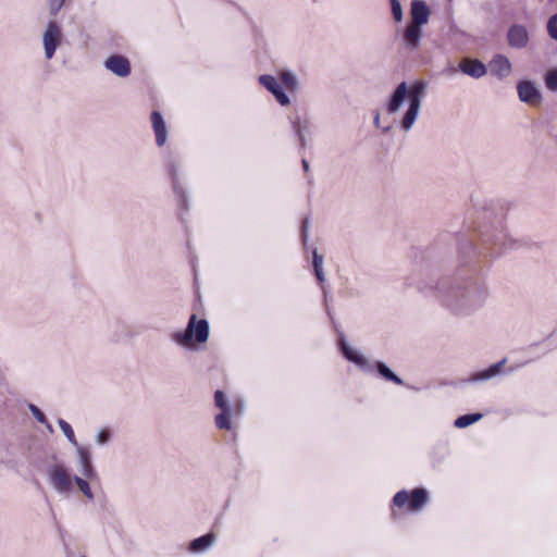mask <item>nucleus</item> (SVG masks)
Here are the masks:
<instances>
[{"label": "nucleus", "instance_id": "nucleus-1", "mask_svg": "<svg viewBox=\"0 0 557 557\" xmlns=\"http://www.w3.org/2000/svg\"><path fill=\"white\" fill-rule=\"evenodd\" d=\"M503 231L479 232V242L462 238L459 243L461 268L451 277L438 281L435 296L441 305L459 317H469L482 309L488 298V288L481 274L482 267L502 255Z\"/></svg>", "mask_w": 557, "mask_h": 557}, {"label": "nucleus", "instance_id": "nucleus-2", "mask_svg": "<svg viewBox=\"0 0 557 557\" xmlns=\"http://www.w3.org/2000/svg\"><path fill=\"white\" fill-rule=\"evenodd\" d=\"M428 84L424 81H414L410 86L401 82L392 92L386 110L389 114L399 112L406 99H408V109L403 115L399 125L404 132L412 129L421 111L423 99L426 95Z\"/></svg>", "mask_w": 557, "mask_h": 557}, {"label": "nucleus", "instance_id": "nucleus-3", "mask_svg": "<svg viewBox=\"0 0 557 557\" xmlns=\"http://www.w3.org/2000/svg\"><path fill=\"white\" fill-rule=\"evenodd\" d=\"M210 334L209 322L206 319H197L194 313L189 317L186 329L171 334V339L178 346L193 348L195 344H203Z\"/></svg>", "mask_w": 557, "mask_h": 557}, {"label": "nucleus", "instance_id": "nucleus-4", "mask_svg": "<svg viewBox=\"0 0 557 557\" xmlns=\"http://www.w3.org/2000/svg\"><path fill=\"white\" fill-rule=\"evenodd\" d=\"M429 500V494L424 488H416L409 495L406 490L397 492L393 498V503L397 507H404L408 504L410 510H419Z\"/></svg>", "mask_w": 557, "mask_h": 557}, {"label": "nucleus", "instance_id": "nucleus-5", "mask_svg": "<svg viewBox=\"0 0 557 557\" xmlns=\"http://www.w3.org/2000/svg\"><path fill=\"white\" fill-rule=\"evenodd\" d=\"M48 478L52 487L59 494H69L73 486V478L63 465H52L48 469Z\"/></svg>", "mask_w": 557, "mask_h": 557}, {"label": "nucleus", "instance_id": "nucleus-6", "mask_svg": "<svg viewBox=\"0 0 557 557\" xmlns=\"http://www.w3.org/2000/svg\"><path fill=\"white\" fill-rule=\"evenodd\" d=\"M62 30L55 21H49L42 35L45 58L51 60L61 45Z\"/></svg>", "mask_w": 557, "mask_h": 557}, {"label": "nucleus", "instance_id": "nucleus-7", "mask_svg": "<svg viewBox=\"0 0 557 557\" xmlns=\"http://www.w3.org/2000/svg\"><path fill=\"white\" fill-rule=\"evenodd\" d=\"M258 81L269 92L272 94V96L282 107L290 104L289 97L284 91L281 83L275 76L263 74L259 76Z\"/></svg>", "mask_w": 557, "mask_h": 557}, {"label": "nucleus", "instance_id": "nucleus-8", "mask_svg": "<svg viewBox=\"0 0 557 557\" xmlns=\"http://www.w3.org/2000/svg\"><path fill=\"white\" fill-rule=\"evenodd\" d=\"M506 39L510 48L522 50L530 42V34L524 25L515 23L509 26Z\"/></svg>", "mask_w": 557, "mask_h": 557}, {"label": "nucleus", "instance_id": "nucleus-9", "mask_svg": "<svg viewBox=\"0 0 557 557\" xmlns=\"http://www.w3.org/2000/svg\"><path fill=\"white\" fill-rule=\"evenodd\" d=\"M338 348L344 358L349 362L355 363L360 370L366 372H370L372 370L368 359L355 348L349 346L344 335L339 336Z\"/></svg>", "mask_w": 557, "mask_h": 557}, {"label": "nucleus", "instance_id": "nucleus-10", "mask_svg": "<svg viewBox=\"0 0 557 557\" xmlns=\"http://www.w3.org/2000/svg\"><path fill=\"white\" fill-rule=\"evenodd\" d=\"M104 66L119 77H126L131 74V63L126 57L121 54L108 57Z\"/></svg>", "mask_w": 557, "mask_h": 557}, {"label": "nucleus", "instance_id": "nucleus-11", "mask_svg": "<svg viewBox=\"0 0 557 557\" xmlns=\"http://www.w3.org/2000/svg\"><path fill=\"white\" fill-rule=\"evenodd\" d=\"M518 97L524 103H535L541 101L542 94L535 83L531 81H521L518 86Z\"/></svg>", "mask_w": 557, "mask_h": 557}, {"label": "nucleus", "instance_id": "nucleus-12", "mask_svg": "<svg viewBox=\"0 0 557 557\" xmlns=\"http://www.w3.org/2000/svg\"><path fill=\"white\" fill-rule=\"evenodd\" d=\"M459 70L463 74L476 79L483 77L487 73L486 65L479 59L472 58H463L459 63Z\"/></svg>", "mask_w": 557, "mask_h": 557}, {"label": "nucleus", "instance_id": "nucleus-13", "mask_svg": "<svg viewBox=\"0 0 557 557\" xmlns=\"http://www.w3.org/2000/svg\"><path fill=\"white\" fill-rule=\"evenodd\" d=\"M411 25L422 27L429 22L430 9L423 0H412L410 4Z\"/></svg>", "mask_w": 557, "mask_h": 557}, {"label": "nucleus", "instance_id": "nucleus-14", "mask_svg": "<svg viewBox=\"0 0 557 557\" xmlns=\"http://www.w3.org/2000/svg\"><path fill=\"white\" fill-rule=\"evenodd\" d=\"M488 66L491 74L496 76L498 79L507 78L512 70L511 62L504 54L494 55Z\"/></svg>", "mask_w": 557, "mask_h": 557}, {"label": "nucleus", "instance_id": "nucleus-15", "mask_svg": "<svg viewBox=\"0 0 557 557\" xmlns=\"http://www.w3.org/2000/svg\"><path fill=\"white\" fill-rule=\"evenodd\" d=\"M423 36L422 27L408 24L404 30L403 45L409 51L419 49Z\"/></svg>", "mask_w": 557, "mask_h": 557}, {"label": "nucleus", "instance_id": "nucleus-16", "mask_svg": "<svg viewBox=\"0 0 557 557\" xmlns=\"http://www.w3.org/2000/svg\"><path fill=\"white\" fill-rule=\"evenodd\" d=\"M76 453L81 467V472L86 479H94L97 476V472L91 462V453L87 447L76 446Z\"/></svg>", "mask_w": 557, "mask_h": 557}, {"label": "nucleus", "instance_id": "nucleus-17", "mask_svg": "<svg viewBox=\"0 0 557 557\" xmlns=\"http://www.w3.org/2000/svg\"><path fill=\"white\" fill-rule=\"evenodd\" d=\"M507 359L504 358L500 361L490 366L488 368L478 371L469 377V382H483L488 381L502 373L503 367L505 366Z\"/></svg>", "mask_w": 557, "mask_h": 557}, {"label": "nucleus", "instance_id": "nucleus-18", "mask_svg": "<svg viewBox=\"0 0 557 557\" xmlns=\"http://www.w3.org/2000/svg\"><path fill=\"white\" fill-rule=\"evenodd\" d=\"M151 123L156 135V144L162 147L168 139V129L163 116L159 111H152Z\"/></svg>", "mask_w": 557, "mask_h": 557}, {"label": "nucleus", "instance_id": "nucleus-19", "mask_svg": "<svg viewBox=\"0 0 557 557\" xmlns=\"http://www.w3.org/2000/svg\"><path fill=\"white\" fill-rule=\"evenodd\" d=\"M215 541L213 533L201 535L189 543V550L191 553L200 554L208 550Z\"/></svg>", "mask_w": 557, "mask_h": 557}, {"label": "nucleus", "instance_id": "nucleus-20", "mask_svg": "<svg viewBox=\"0 0 557 557\" xmlns=\"http://www.w3.org/2000/svg\"><path fill=\"white\" fill-rule=\"evenodd\" d=\"M133 337L131 326L123 321H115L113 325V333L111 341L113 343H121Z\"/></svg>", "mask_w": 557, "mask_h": 557}, {"label": "nucleus", "instance_id": "nucleus-21", "mask_svg": "<svg viewBox=\"0 0 557 557\" xmlns=\"http://www.w3.org/2000/svg\"><path fill=\"white\" fill-rule=\"evenodd\" d=\"M278 79L281 84L292 94L299 90V81L295 73L289 70H283L280 72Z\"/></svg>", "mask_w": 557, "mask_h": 557}, {"label": "nucleus", "instance_id": "nucleus-22", "mask_svg": "<svg viewBox=\"0 0 557 557\" xmlns=\"http://www.w3.org/2000/svg\"><path fill=\"white\" fill-rule=\"evenodd\" d=\"M169 173H170V175L172 177L173 189H174V193L176 194V196L178 198L180 206L181 207H185V202H186L185 191H184L183 187L181 186V184L178 182V178H177L178 170H177L176 164H174V163L170 164Z\"/></svg>", "mask_w": 557, "mask_h": 557}, {"label": "nucleus", "instance_id": "nucleus-23", "mask_svg": "<svg viewBox=\"0 0 557 557\" xmlns=\"http://www.w3.org/2000/svg\"><path fill=\"white\" fill-rule=\"evenodd\" d=\"M373 368L386 381L394 382V383H396L398 385H403L404 384V381L397 374H395L384 362L376 361L373 364Z\"/></svg>", "mask_w": 557, "mask_h": 557}, {"label": "nucleus", "instance_id": "nucleus-24", "mask_svg": "<svg viewBox=\"0 0 557 557\" xmlns=\"http://www.w3.org/2000/svg\"><path fill=\"white\" fill-rule=\"evenodd\" d=\"M292 128L296 136L298 137L299 144L301 148H306L307 146V137L306 133L309 128L308 123L305 122L304 124L300 122V119L297 117L295 120H292Z\"/></svg>", "mask_w": 557, "mask_h": 557}, {"label": "nucleus", "instance_id": "nucleus-25", "mask_svg": "<svg viewBox=\"0 0 557 557\" xmlns=\"http://www.w3.org/2000/svg\"><path fill=\"white\" fill-rule=\"evenodd\" d=\"M483 414L479 412L462 414L455 420L454 425L458 429H465L481 420Z\"/></svg>", "mask_w": 557, "mask_h": 557}, {"label": "nucleus", "instance_id": "nucleus-26", "mask_svg": "<svg viewBox=\"0 0 557 557\" xmlns=\"http://www.w3.org/2000/svg\"><path fill=\"white\" fill-rule=\"evenodd\" d=\"M232 410H222L219 414L215 416V425L220 430H231L232 423L230 420Z\"/></svg>", "mask_w": 557, "mask_h": 557}, {"label": "nucleus", "instance_id": "nucleus-27", "mask_svg": "<svg viewBox=\"0 0 557 557\" xmlns=\"http://www.w3.org/2000/svg\"><path fill=\"white\" fill-rule=\"evenodd\" d=\"M58 424L61 429V431L63 432L64 436L67 438V441L73 445V446H78V442L76 441V437H75V434H74V431L72 429V426L70 425V423H67L65 420L63 419H59L58 420Z\"/></svg>", "mask_w": 557, "mask_h": 557}, {"label": "nucleus", "instance_id": "nucleus-28", "mask_svg": "<svg viewBox=\"0 0 557 557\" xmlns=\"http://www.w3.org/2000/svg\"><path fill=\"white\" fill-rule=\"evenodd\" d=\"M75 484L77 485L78 490L88 498V499H94V494L91 492V488L89 486V483L87 482V480L81 478V476H77L75 475L73 478Z\"/></svg>", "mask_w": 557, "mask_h": 557}, {"label": "nucleus", "instance_id": "nucleus-29", "mask_svg": "<svg viewBox=\"0 0 557 557\" xmlns=\"http://www.w3.org/2000/svg\"><path fill=\"white\" fill-rule=\"evenodd\" d=\"M545 84L550 91H557V69L550 70L546 73Z\"/></svg>", "mask_w": 557, "mask_h": 557}, {"label": "nucleus", "instance_id": "nucleus-30", "mask_svg": "<svg viewBox=\"0 0 557 557\" xmlns=\"http://www.w3.org/2000/svg\"><path fill=\"white\" fill-rule=\"evenodd\" d=\"M214 404L218 408L222 410H231V407L227 404V399L225 394L222 391H216L214 393Z\"/></svg>", "mask_w": 557, "mask_h": 557}, {"label": "nucleus", "instance_id": "nucleus-31", "mask_svg": "<svg viewBox=\"0 0 557 557\" xmlns=\"http://www.w3.org/2000/svg\"><path fill=\"white\" fill-rule=\"evenodd\" d=\"M393 17L396 22L403 21V7L399 0H389Z\"/></svg>", "mask_w": 557, "mask_h": 557}, {"label": "nucleus", "instance_id": "nucleus-32", "mask_svg": "<svg viewBox=\"0 0 557 557\" xmlns=\"http://www.w3.org/2000/svg\"><path fill=\"white\" fill-rule=\"evenodd\" d=\"M546 28L550 38L557 41V13L548 18Z\"/></svg>", "mask_w": 557, "mask_h": 557}, {"label": "nucleus", "instance_id": "nucleus-33", "mask_svg": "<svg viewBox=\"0 0 557 557\" xmlns=\"http://www.w3.org/2000/svg\"><path fill=\"white\" fill-rule=\"evenodd\" d=\"M28 409L39 423H47L45 413L34 404H28Z\"/></svg>", "mask_w": 557, "mask_h": 557}, {"label": "nucleus", "instance_id": "nucleus-34", "mask_svg": "<svg viewBox=\"0 0 557 557\" xmlns=\"http://www.w3.org/2000/svg\"><path fill=\"white\" fill-rule=\"evenodd\" d=\"M66 0H49V13L51 16H55L62 9Z\"/></svg>", "mask_w": 557, "mask_h": 557}, {"label": "nucleus", "instance_id": "nucleus-35", "mask_svg": "<svg viewBox=\"0 0 557 557\" xmlns=\"http://www.w3.org/2000/svg\"><path fill=\"white\" fill-rule=\"evenodd\" d=\"M111 440V433L108 429H102L96 436V443L99 445H106Z\"/></svg>", "mask_w": 557, "mask_h": 557}, {"label": "nucleus", "instance_id": "nucleus-36", "mask_svg": "<svg viewBox=\"0 0 557 557\" xmlns=\"http://www.w3.org/2000/svg\"><path fill=\"white\" fill-rule=\"evenodd\" d=\"M323 261H324L323 256L320 255L317 249H313V251H312V265H313V269L319 268V267H323Z\"/></svg>", "mask_w": 557, "mask_h": 557}, {"label": "nucleus", "instance_id": "nucleus-37", "mask_svg": "<svg viewBox=\"0 0 557 557\" xmlns=\"http://www.w3.org/2000/svg\"><path fill=\"white\" fill-rule=\"evenodd\" d=\"M309 238V220L305 219L301 224V239L304 245L307 244Z\"/></svg>", "mask_w": 557, "mask_h": 557}, {"label": "nucleus", "instance_id": "nucleus-38", "mask_svg": "<svg viewBox=\"0 0 557 557\" xmlns=\"http://www.w3.org/2000/svg\"><path fill=\"white\" fill-rule=\"evenodd\" d=\"M314 270V274L317 276V278L319 280V282H324L325 281V274L323 272V267H319V268H315L313 269Z\"/></svg>", "mask_w": 557, "mask_h": 557}, {"label": "nucleus", "instance_id": "nucleus-39", "mask_svg": "<svg viewBox=\"0 0 557 557\" xmlns=\"http://www.w3.org/2000/svg\"><path fill=\"white\" fill-rule=\"evenodd\" d=\"M301 164H302V168H304L305 172H309L310 171V164H309V162L306 159H302Z\"/></svg>", "mask_w": 557, "mask_h": 557}, {"label": "nucleus", "instance_id": "nucleus-40", "mask_svg": "<svg viewBox=\"0 0 557 557\" xmlns=\"http://www.w3.org/2000/svg\"><path fill=\"white\" fill-rule=\"evenodd\" d=\"M373 123L376 127L380 126V113H376L373 120Z\"/></svg>", "mask_w": 557, "mask_h": 557}, {"label": "nucleus", "instance_id": "nucleus-41", "mask_svg": "<svg viewBox=\"0 0 557 557\" xmlns=\"http://www.w3.org/2000/svg\"><path fill=\"white\" fill-rule=\"evenodd\" d=\"M44 424H45L46 429H47L50 433H52V432H53V428H52V425L50 424V422H49L48 420H47V423H44Z\"/></svg>", "mask_w": 557, "mask_h": 557}, {"label": "nucleus", "instance_id": "nucleus-42", "mask_svg": "<svg viewBox=\"0 0 557 557\" xmlns=\"http://www.w3.org/2000/svg\"><path fill=\"white\" fill-rule=\"evenodd\" d=\"M389 131H391V126H386V127L383 128L384 133H388Z\"/></svg>", "mask_w": 557, "mask_h": 557}, {"label": "nucleus", "instance_id": "nucleus-43", "mask_svg": "<svg viewBox=\"0 0 557 557\" xmlns=\"http://www.w3.org/2000/svg\"><path fill=\"white\" fill-rule=\"evenodd\" d=\"M323 293H324V296L326 297V289H325V287H323Z\"/></svg>", "mask_w": 557, "mask_h": 557}]
</instances>
